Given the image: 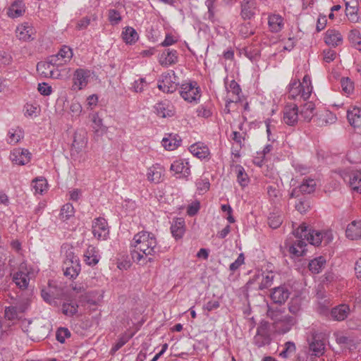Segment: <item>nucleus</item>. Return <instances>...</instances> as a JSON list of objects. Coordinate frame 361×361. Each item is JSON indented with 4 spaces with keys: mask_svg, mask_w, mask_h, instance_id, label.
Here are the masks:
<instances>
[{
    "mask_svg": "<svg viewBox=\"0 0 361 361\" xmlns=\"http://www.w3.org/2000/svg\"><path fill=\"white\" fill-rule=\"evenodd\" d=\"M178 51L166 49L159 56V63L164 67H168L178 62Z\"/></svg>",
    "mask_w": 361,
    "mask_h": 361,
    "instance_id": "obj_17",
    "label": "nucleus"
},
{
    "mask_svg": "<svg viewBox=\"0 0 361 361\" xmlns=\"http://www.w3.org/2000/svg\"><path fill=\"white\" fill-rule=\"evenodd\" d=\"M59 59H62L64 63L68 62L73 58V53L72 49L67 46L63 45L56 54Z\"/></svg>",
    "mask_w": 361,
    "mask_h": 361,
    "instance_id": "obj_40",
    "label": "nucleus"
},
{
    "mask_svg": "<svg viewBox=\"0 0 361 361\" xmlns=\"http://www.w3.org/2000/svg\"><path fill=\"white\" fill-rule=\"evenodd\" d=\"M182 140L178 134H169L167 137L162 139V146L166 150H174L180 145Z\"/></svg>",
    "mask_w": 361,
    "mask_h": 361,
    "instance_id": "obj_25",
    "label": "nucleus"
},
{
    "mask_svg": "<svg viewBox=\"0 0 361 361\" xmlns=\"http://www.w3.org/2000/svg\"><path fill=\"white\" fill-rule=\"evenodd\" d=\"M313 229H308V226L305 224H301L296 230L293 231L294 235L298 238L292 245L288 247V252L293 257H302L306 255V243L302 238L309 242V236Z\"/></svg>",
    "mask_w": 361,
    "mask_h": 361,
    "instance_id": "obj_2",
    "label": "nucleus"
},
{
    "mask_svg": "<svg viewBox=\"0 0 361 361\" xmlns=\"http://www.w3.org/2000/svg\"><path fill=\"white\" fill-rule=\"evenodd\" d=\"M315 104L312 102H305L300 106V114L305 121L310 122L314 114Z\"/></svg>",
    "mask_w": 361,
    "mask_h": 361,
    "instance_id": "obj_34",
    "label": "nucleus"
},
{
    "mask_svg": "<svg viewBox=\"0 0 361 361\" xmlns=\"http://www.w3.org/2000/svg\"><path fill=\"white\" fill-rule=\"evenodd\" d=\"M216 0H206L205 5L207 7V18L212 23H215L216 21V18L215 17L214 12V3Z\"/></svg>",
    "mask_w": 361,
    "mask_h": 361,
    "instance_id": "obj_51",
    "label": "nucleus"
},
{
    "mask_svg": "<svg viewBox=\"0 0 361 361\" xmlns=\"http://www.w3.org/2000/svg\"><path fill=\"white\" fill-rule=\"evenodd\" d=\"M132 338V334H123L118 339L117 342L112 348V350L116 352L123 347L130 338Z\"/></svg>",
    "mask_w": 361,
    "mask_h": 361,
    "instance_id": "obj_56",
    "label": "nucleus"
},
{
    "mask_svg": "<svg viewBox=\"0 0 361 361\" xmlns=\"http://www.w3.org/2000/svg\"><path fill=\"white\" fill-rule=\"evenodd\" d=\"M257 331L259 332V333L261 332L263 334H268V335H269V336H271V334L272 332H274V329L273 328V324H271L269 322H268L265 320H262V322H260V324L257 328Z\"/></svg>",
    "mask_w": 361,
    "mask_h": 361,
    "instance_id": "obj_50",
    "label": "nucleus"
},
{
    "mask_svg": "<svg viewBox=\"0 0 361 361\" xmlns=\"http://www.w3.org/2000/svg\"><path fill=\"white\" fill-rule=\"evenodd\" d=\"M74 262H71V264L69 262L63 263V274L70 279L76 278L81 269L80 262L76 263V261Z\"/></svg>",
    "mask_w": 361,
    "mask_h": 361,
    "instance_id": "obj_27",
    "label": "nucleus"
},
{
    "mask_svg": "<svg viewBox=\"0 0 361 361\" xmlns=\"http://www.w3.org/2000/svg\"><path fill=\"white\" fill-rule=\"evenodd\" d=\"M39 93L44 96H49L52 92V88L47 82H42L38 84L37 87Z\"/></svg>",
    "mask_w": 361,
    "mask_h": 361,
    "instance_id": "obj_64",
    "label": "nucleus"
},
{
    "mask_svg": "<svg viewBox=\"0 0 361 361\" xmlns=\"http://www.w3.org/2000/svg\"><path fill=\"white\" fill-rule=\"evenodd\" d=\"M74 215V207L71 203L64 204L61 209L60 217L63 221L68 220Z\"/></svg>",
    "mask_w": 361,
    "mask_h": 361,
    "instance_id": "obj_43",
    "label": "nucleus"
},
{
    "mask_svg": "<svg viewBox=\"0 0 361 361\" xmlns=\"http://www.w3.org/2000/svg\"><path fill=\"white\" fill-rule=\"evenodd\" d=\"M51 290H49V288H42L41 290V296L44 301L50 304V305H56L57 301L55 300V299L53 298V296L51 295Z\"/></svg>",
    "mask_w": 361,
    "mask_h": 361,
    "instance_id": "obj_59",
    "label": "nucleus"
},
{
    "mask_svg": "<svg viewBox=\"0 0 361 361\" xmlns=\"http://www.w3.org/2000/svg\"><path fill=\"white\" fill-rule=\"evenodd\" d=\"M290 291L288 285L283 284L271 290L270 297L275 304H283L290 297Z\"/></svg>",
    "mask_w": 361,
    "mask_h": 361,
    "instance_id": "obj_13",
    "label": "nucleus"
},
{
    "mask_svg": "<svg viewBox=\"0 0 361 361\" xmlns=\"http://www.w3.org/2000/svg\"><path fill=\"white\" fill-rule=\"evenodd\" d=\"M25 12V5L22 0L14 1L8 8L7 15L11 18L22 16Z\"/></svg>",
    "mask_w": 361,
    "mask_h": 361,
    "instance_id": "obj_21",
    "label": "nucleus"
},
{
    "mask_svg": "<svg viewBox=\"0 0 361 361\" xmlns=\"http://www.w3.org/2000/svg\"><path fill=\"white\" fill-rule=\"evenodd\" d=\"M332 305L330 298L318 301L317 312L320 314H328Z\"/></svg>",
    "mask_w": 361,
    "mask_h": 361,
    "instance_id": "obj_47",
    "label": "nucleus"
},
{
    "mask_svg": "<svg viewBox=\"0 0 361 361\" xmlns=\"http://www.w3.org/2000/svg\"><path fill=\"white\" fill-rule=\"evenodd\" d=\"M346 16H348L349 20L351 22H357L359 19V16L357 15V8L355 6L349 7L348 3L346 4L345 8Z\"/></svg>",
    "mask_w": 361,
    "mask_h": 361,
    "instance_id": "obj_55",
    "label": "nucleus"
},
{
    "mask_svg": "<svg viewBox=\"0 0 361 361\" xmlns=\"http://www.w3.org/2000/svg\"><path fill=\"white\" fill-rule=\"evenodd\" d=\"M299 110L296 104H288L283 109V122L290 126H294L298 121Z\"/></svg>",
    "mask_w": 361,
    "mask_h": 361,
    "instance_id": "obj_14",
    "label": "nucleus"
},
{
    "mask_svg": "<svg viewBox=\"0 0 361 361\" xmlns=\"http://www.w3.org/2000/svg\"><path fill=\"white\" fill-rule=\"evenodd\" d=\"M37 72L45 78H58L59 73H55L54 68L46 61H39L37 64Z\"/></svg>",
    "mask_w": 361,
    "mask_h": 361,
    "instance_id": "obj_29",
    "label": "nucleus"
},
{
    "mask_svg": "<svg viewBox=\"0 0 361 361\" xmlns=\"http://www.w3.org/2000/svg\"><path fill=\"white\" fill-rule=\"evenodd\" d=\"M310 207V202L305 197L299 199L298 202L295 204V209L301 214L305 213Z\"/></svg>",
    "mask_w": 361,
    "mask_h": 361,
    "instance_id": "obj_60",
    "label": "nucleus"
},
{
    "mask_svg": "<svg viewBox=\"0 0 361 361\" xmlns=\"http://www.w3.org/2000/svg\"><path fill=\"white\" fill-rule=\"evenodd\" d=\"M235 172L236 173L237 181L243 188L247 186L250 178L245 173V169L241 165H236L235 166Z\"/></svg>",
    "mask_w": 361,
    "mask_h": 361,
    "instance_id": "obj_36",
    "label": "nucleus"
},
{
    "mask_svg": "<svg viewBox=\"0 0 361 361\" xmlns=\"http://www.w3.org/2000/svg\"><path fill=\"white\" fill-rule=\"evenodd\" d=\"M340 176L353 192L361 194V171H342Z\"/></svg>",
    "mask_w": 361,
    "mask_h": 361,
    "instance_id": "obj_8",
    "label": "nucleus"
},
{
    "mask_svg": "<svg viewBox=\"0 0 361 361\" xmlns=\"http://www.w3.org/2000/svg\"><path fill=\"white\" fill-rule=\"evenodd\" d=\"M316 181L312 178H304L298 186L302 195L311 194L315 191Z\"/></svg>",
    "mask_w": 361,
    "mask_h": 361,
    "instance_id": "obj_35",
    "label": "nucleus"
},
{
    "mask_svg": "<svg viewBox=\"0 0 361 361\" xmlns=\"http://www.w3.org/2000/svg\"><path fill=\"white\" fill-rule=\"evenodd\" d=\"M337 121V117L335 114L331 111H327L324 114V118L322 120V125H329L336 123Z\"/></svg>",
    "mask_w": 361,
    "mask_h": 361,
    "instance_id": "obj_62",
    "label": "nucleus"
},
{
    "mask_svg": "<svg viewBox=\"0 0 361 361\" xmlns=\"http://www.w3.org/2000/svg\"><path fill=\"white\" fill-rule=\"evenodd\" d=\"M92 128L97 134H103L106 131V128L103 125L102 119L97 113L92 115Z\"/></svg>",
    "mask_w": 361,
    "mask_h": 361,
    "instance_id": "obj_37",
    "label": "nucleus"
},
{
    "mask_svg": "<svg viewBox=\"0 0 361 361\" xmlns=\"http://www.w3.org/2000/svg\"><path fill=\"white\" fill-rule=\"evenodd\" d=\"M109 20L112 25H116L121 20L120 13L116 9L109 10Z\"/></svg>",
    "mask_w": 361,
    "mask_h": 361,
    "instance_id": "obj_61",
    "label": "nucleus"
},
{
    "mask_svg": "<svg viewBox=\"0 0 361 361\" xmlns=\"http://www.w3.org/2000/svg\"><path fill=\"white\" fill-rule=\"evenodd\" d=\"M78 306L73 302H63L61 311L66 316H73L77 312Z\"/></svg>",
    "mask_w": 361,
    "mask_h": 361,
    "instance_id": "obj_44",
    "label": "nucleus"
},
{
    "mask_svg": "<svg viewBox=\"0 0 361 361\" xmlns=\"http://www.w3.org/2000/svg\"><path fill=\"white\" fill-rule=\"evenodd\" d=\"M274 279L272 272L266 274L264 272L258 273L247 281L246 286L247 289L262 290L269 288L273 284Z\"/></svg>",
    "mask_w": 361,
    "mask_h": 361,
    "instance_id": "obj_4",
    "label": "nucleus"
},
{
    "mask_svg": "<svg viewBox=\"0 0 361 361\" xmlns=\"http://www.w3.org/2000/svg\"><path fill=\"white\" fill-rule=\"evenodd\" d=\"M347 119L351 126L355 128L361 127V109L353 106L347 111Z\"/></svg>",
    "mask_w": 361,
    "mask_h": 361,
    "instance_id": "obj_24",
    "label": "nucleus"
},
{
    "mask_svg": "<svg viewBox=\"0 0 361 361\" xmlns=\"http://www.w3.org/2000/svg\"><path fill=\"white\" fill-rule=\"evenodd\" d=\"M48 284V288L51 290V295L55 300H59L65 295L66 291L61 284L53 285L50 281H49Z\"/></svg>",
    "mask_w": 361,
    "mask_h": 361,
    "instance_id": "obj_39",
    "label": "nucleus"
},
{
    "mask_svg": "<svg viewBox=\"0 0 361 361\" xmlns=\"http://www.w3.org/2000/svg\"><path fill=\"white\" fill-rule=\"evenodd\" d=\"M179 93L184 100L189 102H197L200 98V88L195 81L182 84Z\"/></svg>",
    "mask_w": 361,
    "mask_h": 361,
    "instance_id": "obj_7",
    "label": "nucleus"
},
{
    "mask_svg": "<svg viewBox=\"0 0 361 361\" xmlns=\"http://www.w3.org/2000/svg\"><path fill=\"white\" fill-rule=\"evenodd\" d=\"M92 233L98 240H106L109 230L106 220L103 217L96 218L92 222Z\"/></svg>",
    "mask_w": 361,
    "mask_h": 361,
    "instance_id": "obj_9",
    "label": "nucleus"
},
{
    "mask_svg": "<svg viewBox=\"0 0 361 361\" xmlns=\"http://www.w3.org/2000/svg\"><path fill=\"white\" fill-rule=\"evenodd\" d=\"M326 260L324 257L319 256L310 260L308 263L307 267L314 274L320 273L325 267Z\"/></svg>",
    "mask_w": 361,
    "mask_h": 361,
    "instance_id": "obj_32",
    "label": "nucleus"
},
{
    "mask_svg": "<svg viewBox=\"0 0 361 361\" xmlns=\"http://www.w3.org/2000/svg\"><path fill=\"white\" fill-rule=\"evenodd\" d=\"M11 159L13 164L23 166L30 161L31 153L26 149H17L11 153Z\"/></svg>",
    "mask_w": 361,
    "mask_h": 361,
    "instance_id": "obj_18",
    "label": "nucleus"
},
{
    "mask_svg": "<svg viewBox=\"0 0 361 361\" xmlns=\"http://www.w3.org/2000/svg\"><path fill=\"white\" fill-rule=\"evenodd\" d=\"M147 85V82L146 81L145 78H140L138 80H135L132 83V90L137 93L142 92Z\"/></svg>",
    "mask_w": 361,
    "mask_h": 361,
    "instance_id": "obj_53",
    "label": "nucleus"
},
{
    "mask_svg": "<svg viewBox=\"0 0 361 361\" xmlns=\"http://www.w3.org/2000/svg\"><path fill=\"white\" fill-rule=\"evenodd\" d=\"M170 169L176 174H182L183 177H188L190 174V166L185 159H178L174 161L171 164Z\"/></svg>",
    "mask_w": 361,
    "mask_h": 361,
    "instance_id": "obj_19",
    "label": "nucleus"
},
{
    "mask_svg": "<svg viewBox=\"0 0 361 361\" xmlns=\"http://www.w3.org/2000/svg\"><path fill=\"white\" fill-rule=\"evenodd\" d=\"M190 151L194 156L200 159H209V149L208 147L203 143L197 142L192 145L190 147Z\"/></svg>",
    "mask_w": 361,
    "mask_h": 361,
    "instance_id": "obj_23",
    "label": "nucleus"
},
{
    "mask_svg": "<svg viewBox=\"0 0 361 361\" xmlns=\"http://www.w3.org/2000/svg\"><path fill=\"white\" fill-rule=\"evenodd\" d=\"M91 71L85 68H77L73 74V87L78 90L84 89L89 82Z\"/></svg>",
    "mask_w": 361,
    "mask_h": 361,
    "instance_id": "obj_10",
    "label": "nucleus"
},
{
    "mask_svg": "<svg viewBox=\"0 0 361 361\" xmlns=\"http://www.w3.org/2000/svg\"><path fill=\"white\" fill-rule=\"evenodd\" d=\"M325 335L321 332L312 331L307 338L309 350L312 355L322 356L325 352Z\"/></svg>",
    "mask_w": 361,
    "mask_h": 361,
    "instance_id": "obj_6",
    "label": "nucleus"
},
{
    "mask_svg": "<svg viewBox=\"0 0 361 361\" xmlns=\"http://www.w3.org/2000/svg\"><path fill=\"white\" fill-rule=\"evenodd\" d=\"M292 317H283L278 321L273 322V328L274 332L279 334H286L288 332L294 324Z\"/></svg>",
    "mask_w": 361,
    "mask_h": 361,
    "instance_id": "obj_22",
    "label": "nucleus"
},
{
    "mask_svg": "<svg viewBox=\"0 0 361 361\" xmlns=\"http://www.w3.org/2000/svg\"><path fill=\"white\" fill-rule=\"evenodd\" d=\"M257 4L256 0H242L240 1V17L244 20H251L256 14Z\"/></svg>",
    "mask_w": 361,
    "mask_h": 361,
    "instance_id": "obj_11",
    "label": "nucleus"
},
{
    "mask_svg": "<svg viewBox=\"0 0 361 361\" xmlns=\"http://www.w3.org/2000/svg\"><path fill=\"white\" fill-rule=\"evenodd\" d=\"M349 40L353 44V46L360 50L361 46V34L359 30L354 29L350 32Z\"/></svg>",
    "mask_w": 361,
    "mask_h": 361,
    "instance_id": "obj_46",
    "label": "nucleus"
},
{
    "mask_svg": "<svg viewBox=\"0 0 361 361\" xmlns=\"http://www.w3.org/2000/svg\"><path fill=\"white\" fill-rule=\"evenodd\" d=\"M268 25L271 32H279L283 27V18L279 14H271L268 17Z\"/></svg>",
    "mask_w": 361,
    "mask_h": 361,
    "instance_id": "obj_31",
    "label": "nucleus"
},
{
    "mask_svg": "<svg viewBox=\"0 0 361 361\" xmlns=\"http://www.w3.org/2000/svg\"><path fill=\"white\" fill-rule=\"evenodd\" d=\"M343 41L341 33L335 30H328L324 37V42L329 46L337 47Z\"/></svg>",
    "mask_w": 361,
    "mask_h": 361,
    "instance_id": "obj_30",
    "label": "nucleus"
},
{
    "mask_svg": "<svg viewBox=\"0 0 361 361\" xmlns=\"http://www.w3.org/2000/svg\"><path fill=\"white\" fill-rule=\"evenodd\" d=\"M346 237L350 240L361 238V221H353L349 224L345 231Z\"/></svg>",
    "mask_w": 361,
    "mask_h": 361,
    "instance_id": "obj_26",
    "label": "nucleus"
},
{
    "mask_svg": "<svg viewBox=\"0 0 361 361\" xmlns=\"http://www.w3.org/2000/svg\"><path fill=\"white\" fill-rule=\"evenodd\" d=\"M154 112L161 118L171 117L175 114L174 106L169 100H164L154 106Z\"/></svg>",
    "mask_w": 361,
    "mask_h": 361,
    "instance_id": "obj_16",
    "label": "nucleus"
},
{
    "mask_svg": "<svg viewBox=\"0 0 361 361\" xmlns=\"http://www.w3.org/2000/svg\"><path fill=\"white\" fill-rule=\"evenodd\" d=\"M341 85L343 91L346 94H350L353 91V82L348 78H342Z\"/></svg>",
    "mask_w": 361,
    "mask_h": 361,
    "instance_id": "obj_58",
    "label": "nucleus"
},
{
    "mask_svg": "<svg viewBox=\"0 0 361 361\" xmlns=\"http://www.w3.org/2000/svg\"><path fill=\"white\" fill-rule=\"evenodd\" d=\"M99 250L92 245H89L84 253V261L86 264L93 267L100 260Z\"/></svg>",
    "mask_w": 361,
    "mask_h": 361,
    "instance_id": "obj_20",
    "label": "nucleus"
},
{
    "mask_svg": "<svg viewBox=\"0 0 361 361\" xmlns=\"http://www.w3.org/2000/svg\"><path fill=\"white\" fill-rule=\"evenodd\" d=\"M176 78L173 71L162 73L157 80V87L164 93L176 92L179 85L176 82Z\"/></svg>",
    "mask_w": 361,
    "mask_h": 361,
    "instance_id": "obj_5",
    "label": "nucleus"
},
{
    "mask_svg": "<svg viewBox=\"0 0 361 361\" xmlns=\"http://www.w3.org/2000/svg\"><path fill=\"white\" fill-rule=\"evenodd\" d=\"M283 222L281 215L276 213H271L268 217V225L273 229L278 228Z\"/></svg>",
    "mask_w": 361,
    "mask_h": 361,
    "instance_id": "obj_45",
    "label": "nucleus"
},
{
    "mask_svg": "<svg viewBox=\"0 0 361 361\" xmlns=\"http://www.w3.org/2000/svg\"><path fill=\"white\" fill-rule=\"evenodd\" d=\"M245 261V256L243 253H240L238 258L230 264L229 269L231 271L234 272L237 269H239V267L244 264Z\"/></svg>",
    "mask_w": 361,
    "mask_h": 361,
    "instance_id": "obj_63",
    "label": "nucleus"
},
{
    "mask_svg": "<svg viewBox=\"0 0 361 361\" xmlns=\"http://www.w3.org/2000/svg\"><path fill=\"white\" fill-rule=\"evenodd\" d=\"M147 180L150 182L158 183L161 181V173L154 168L148 169L147 173Z\"/></svg>",
    "mask_w": 361,
    "mask_h": 361,
    "instance_id": "obj_49",
    "label": "nucleus"
},
{
    "mask_svg": "<svg viewBox=\"0 0 361 361\" xmlns=\"http://www.w3.org/2000/svg\"><path fill=\"white\" fill-rule=\"evenodd\" d=\"M295 345L293 342L288 341L284 345L283 350L280 353L279 355L283 358H286L290 354L295 351Z\"/></svg>",
    "mask_w": 361,
    "mask_h": 361,
    "instance_id": "obj_54",
    "label": "nucleus"
},
{
    "mask_svg": "<svg viewBox=\"0 0 361 361\" xmlns=\"http://www.w3.org/2000/svg\"><path fill=\"white\" fill-rule=\"evenodd\" d=\"M333 238V234L331 231H320L312 230L309 236V243L312 245L319 246L323 240L324 244L327 245L332 241Z\"/></svg>",
    "mask_w": 361,
    "mask_h": 361,
    "instance_id": "obj_12",
    "label": "nucleus"
},
{
    "mask_svg": "<svg viewBox=\"0 0 361 361\" xmlns=\"http://www.w3.org/2000/svg\"><path fill=\"white\" fill-rule=\"evenodd\" d=\"M172 235L176 239H180L185 233V221L183 218H176L171 226Z\"/></svg>",
    "mask_w": 361,
    "mask_h": 361,
    "instance_id": "obj_28",
    "label": "nucleus"
},
{
    "mask_svg": "<svg viewBox=\"0 0 361 361\" xmlns=\"http://www.w3.org/2000/svg\"><path fill=\"white\" fill-rule=\"evenodd\" d=\"M350 313V307L347 304H341L331 310V316H347Z\"/></svg>",
    "mask_w": 361,
    "mask_h": 361,
    "instance_id": "obj_42",
    "label": "nucleus"
},
{
    "mask_svg": "<svg viewBox=\"0 0 361 361\" xmlns=\"http://www.w3.org/2000/svg\"><path fill=\"white\" fill-rule=\"evenodd\" d=\"M122 39L127 44H135L138 38V34L136 30L132 27H126L122 31Z\"/></svg>",
    "mask_w": 361,
    "mask_h": 361,
    "instance_id": "obj_33",
    "label": "nucleus"
},
{
    "mask_svg": "<svg viewBox=\"0 0 361 361\" xmlns=\"http://www.w3.org/2000/svg\"><path fill=\"white\" fill-rule=\"evenodd\" d=\"M197 190L202 193L206 192L209 190L210 187V183L208 178L197 179L195 182Z\"/></svg>",
    "mask_w": 361,
    "mask_h": 361,
    "instance_id": "obj_57",
    "label": "nucleus"
},
{
    "mask_svg": "<svg viewBox=\"0 0 361 361\" xmlns=\"http://www.w3.org/2000/svg\"><path fill=\"white\" fill-rule=\"evenodd\" d=\"M130 248H135L146 256H154L159 252L154 234L142 231L136 233L130 243Z\"/></svg>",
    "mask_w": 361,
    "mask_h": 361,
    "instance_id": "obj_1",
    "label": "nucleus"
},
{
    "mask_svg": "<svg viewBox=\"0 0 361 361\" xmlns=\"http://www.w3.org/2000/svg\"><path fill=\"white\" fill-rule=\"evenodd\" d=\"M254 343L258 347H262L269 344L271 341V336L269 335L259 333L257 331L256 335L254 336Z\"/></svg>",
    "mask_w": 361,
    "mask_h": 361,
    "instance_id": "obj_41",
    "label": "nucleus"
},
{
    "mask_svg": "<svg viewBox=\"0 0 361 361\" xmlns=\"http://www.w3.org/2000/svg\"><path fill=\"white\" fill-rule=\"evenodd\" d=\"M70 336L71 332L67 328L60 327L56 331V340L61 343H64L66 338H69Z\"/></svg>",
    "mask_w": 361,
    "mask_h": 361,
    "instance_id": "obj_52",
    "label": "nucleus"
},
{
    "mask_svg": "<svg viewBox=\"0 0 361 361\" xmlns=\"http://www.w3.org/2000/svg\"><path fill=\"white\" fill-rule=\"evenodd\" d=\"M144 323V320L140 317H125L122 322L125 334H132V337L140 329Z\"/></svg>",
    "mask_w": 361,
    "mask_h": 361,
    "instance_id": "obj_15",
    "label": "nucleus"
},
{
    "mask_svg": "<svg viewBox=\"0 0 361 361\" xmlns=\"http://www.w3.org/2000/svg\"><path fill=\"white\" fill-rule=\"evenodd\" d=\"M288 97L290 99H295L300 96L304 101L308 99L312 92V87H304L300 80L292 79L287 87Z\"/></svg>",
    "mask_w": 361,
    "mask_h": 361,
    "instance_id": "obj_3",
    "label": "nucleus"
},
{
    "mask_svg": "<svg viewBox=\"0 0 361 361\" xmlns=\"http://www.w3.org/2000/svg\"><path fill=\"white\" fill-rule=\"evenodd\" d=\"M239 33L244 38H247L249 36L252 35L255 32H254L251 23L248 22V23H243V24L240 25H239Z\"/></svg>",
    "mask_w": 361,
    "mask_h": 361,
    "instance_id": "obj_48",
    "label": "nucleus"
},
{
    "mask_svg": "<svg viewBox=\"0 0 361 361\" xmlns=\"http://www.w3.org/2000/svg\"><path fill=\"white\" fill-rule=\"evenodd\" d=\"M13 281L20 288H26L28 286L29 279L27 275L25 273L18 271L14 274Z\"/></svg>",
    "mask_w": 361,
    "mask_h": 361,
    "instance_id": "obj_38",
    "label": "nucleus"
}]
</instances>
